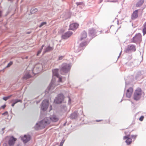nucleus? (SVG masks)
Instances as JSON below:
<instances>
[{"instance_id": "1", "label": "nucleus", "mask_w": 146, "mask_h": 146, "mask_svg": "<svg viewBox=\"0 0 146 146\" xmlns=\"http://www.w3.org/2000/svg\"><path fill=\"white\" fill-rule=\"evenodd\" d=\"M59 120V118L56 115L52 116L49 119L47 118H44L39 123L36 124V125L39 126V128L41 129L45 127V126L50 123L51 121L56 122Z\"/></svg>"}, {"instance_id": "2", "label": "nucleus", "mask_w": 146, "mask_h": 146, "mask_svg": "<svg viewBox=\"0 0 146 146\" xmlns=\"http://www.w3.org/2000/svg\"><path fill=\"white\" fill-rule=\"evenodd\" d=\"M143 92L141 88H137L135 91L133 98L134 100L136 101H138L141 98L142 94Z\"/></svg>"}, {"instance_id": "3", "label": "nucleus", "mask_w": 146, "mask_h": 146, "mask_svg": "<svg viewBox=\"0 0 146 146\" xmlns=\"http://www.w3.org/2000/svg\"><path fill=\"white\" fill-rule=\"evenodd\" d=\"M49 103L48 101L47 100H45L42 103L41 109L43 111H45L48 106Z\"/></svg>"}, {"instance_id": "4", "label": "nucleus", "mask_w": 146, "mask_h": 146, "mask_svg": "<svg viewBox=\"0 0 146 146\" xmlns=\"http://www.w3.org/2000/svg\"><path fill=\"white\" fill-rule=\"evenodd\" d=\"M64 99V97L63 95L59 94L58 95L57 97L56 98L54 102L56 104H60L63 100Z\"/></svg>"}, {"instance_id": "5", "label": "nucleus", "mask_w": 146, "mask_h": 146, "mask_svg": "<svg viewBox=\"0 0 146 146\" xmlns=\"http://www.w3.org/2000/svg\"><path fill=\"white\" fill-rule=\"evenodd\" d=\"M141 39V36L140 33L136 34L135 36L133 38V40L132 41L133 42H140Z\"/></svg>"}, {"instance_id": "6", "label": "nucleus", "mask_w": 146, "mask_h": 146, "mask_svg": "<svg viewBox=\"0 0 146 146\" xmlns=\"http://www.w3.org/2000/svg\"><path fill=\"white\" fill-rule=\"evenodd\" d=\"M136 50L135 46L133 45H129L125 50V52L126 53L128 52L131 51H135Z\"/></svg>"}, {"instance_id": "7", "label": "nucleus", "mask_w": 146, "mask_h": 146, "mask_svg": "<svg viewBox=\"0 0 146 146\" xmlns=\"http://www.w3.org/2000/svg\"><path fill=\"white\" fill-rule=\"evenodd\" d=\"M71 66L69 64H64L62 65L61 70L62 71L65 72L69 70Z\"/></svg>"}, {"instance_id": "8", "label": "nucleus", "mask_w": 146, "mask_h": 146, "mask_svg": "<svg viewBox=\"0 0 146 146\" xmlns=\"http://www.w3.org/2000/svg\"><path fill=\"white\" fill-rule=\"evenodd\" d=\"M133 88L132 87H130L126 90V96L128 98H130L133 92Z\"/></svg>"}, {"instance_id": "9", "label": "nucleus", "mask_w": 146, "mask_h": 146, "mask_svg": "<svg viewBox=\"0 0 146 146\" xmlns=\"http://www.w3.org/2000/svg\"><path fill=\"white\" fill-rule=\"evenodd\" d=\"M31 136L29 135H25L23 137L21 138V139L24 143H26L31 139Z\"/></svg>"}, {"instance_id": "10", "label": "nucleus", "mask_w": 146, "mask_h": 146, "mask_svg": "<svg viewBox=\"0 0 146 146\" xmlns=\"http://www.w3.org/2000/svg\"><path fill=\"white\" fill-rule=\"evenodd\" d=\"M72 34L73 33L71 32H67L62 35V38L63 39H67L70 37Z\"/></svg>"}, {"instance_id": "11", "label": "nucleus", "mask_w": 146, "mask_h": 146, "mask_svg": "<svg viewBox=\"0 0 146 146\" xmlns=\"http://www.w3.org/2000/svg\"><path fill=\"white\" fill-rule=\"evenodd\" d=\"M129 136L130 135H129L125 136H124L123 138L124 140L126 139V140L125 141V142L128 145L130 144L132 142V139L129 137Z\"/></svg>"}, {"instance_id": "12", "label": "nucleus", "mask_w": 146, "mask_h": 146, "mask_svg": "<svg viewBox=\"0 0 146 146\" xmlns=\"http://www.w3.org/2000/svg\"><path fill=\"white\" fill-rule=\"evenodd\" d=\"M87 36V34L85 31H83L81 33L80 35V40L82 41L84 40Z\"/></svg>"}, {"instance_id": "13", "label": "nucleus", "mask_w": 146, "mask_h": 146, "mask_svg": "<svg viewBox=\"0 0 146 146\" xmlns=\"http://www.w3.org/2000/svg\"><path fill=\"white\" fill-rule=\"evenodd\" d=\"M78 24L77 23H72L70 26V29L72 30L76 29L78 28Z\"/></svg>"}, {"instance_id": "14", "label": "nucleus", "mask_w": 146, "mask_h": 146, "mask_svg": "<svg viewBox=\"0 0 146 146\" xmlns=\"http://www.w3.org/2000/svg\"><path fill=\"white\" fill-rule=\"evenodd\" d=\"M138 10H136L133 12L131 17V18L132 19H134L138 17Z\"/></svg>"}, {"instance_id": "15", "label": "nucleus", "mask_w": 146, "mask_h": 146, "mask_svg": "<svg viewBox=\"0 0 146 146\" xmlns=\"http://www.w3.org/2000/svg\"><path fill=\"white\" fill-rule=\"evenodd\" d=\"M17 140L16 138L13 136L10 137V146L13 145Z\"/></svg>"}, {"instance_id": "16", "label": "nucleus", "mask_w": 146, "mask_h": 146, "mask_svg": "<svg viewBox=\"0 0 146 146\" xmlns=\"http://www.w3.org/2000/svg\"><path fill=\"white\" fill-rule=\"evenodd\" d=\"M144 1V0H139L137 3L136 5V6L137 7H140L143 4Z\"/></svg>"}, {"instance_id": "17", "label": "nucleus", "mask_w": 146, "mask_h": 146, "mask_svg": "<svg viewBox=\"0 0 146 146\" xmlns=\"http://www.w3.org/2000/svg\"><path fill=\"white\" fill-rule=\"evenodd\" d=\"M53 47H51L50 46H48L45 48L44 53L52 50L53 49Z\"/></svg>"}, {"instance_id": "18", "label": "nucleus", "mask_w": 146, "mask_h": 146, "mask_svg": "<svg viewBox=\"0 0 146 146\" xmlns=\"http://www.w3.org/2000/svg\"><path fill=\"white\" fill-rule=\"evenodd\" d=\"M22 102V100H14V102L12 105V106L13 107L18 102Z\"/></svg>"}, {"instance_id": "19", "label": "nucleus", "mask_w": 146, "mask_h": 146, "mask_svg": "<svg viewBox=\"0 0 146 146\" xmlns=\"http://www.w3.org/2000/svg\"><path fill=\"white\" fill-rule=\"evenodd\" d=\"M143 26L144 28L143 30V32L144 35L146 33V22L144 25Z\"/></svg>"}, {"instance_id": "20", "label": "nucleus", "mask_w": 146, "mask_h": 146, "mask_svg": "<svg viewBox=\"0 0 146 146\" xmlns=\"http://www.w3.org/2000/svg\"><path fill=\"white\" fill-rule=\"evenodd\" d=\"M87 41H85L83 42H82L80 44V47H83L85 46L87 44Z\"/></svg>"}, {"instance_id": "21", "label": "nucleus", "mask_w": 146, "mask_h": 146, "mask_svg": "<svg viewBox=\"0 0 146 146\" xmlns=\"http://www.w3.org/2000/svg\"><path fill=\"white\" fill-rule=\"evenodd\" d=\"M89 33L91 34H93L96 33L95 30L94 29H92L89 30Z\"/></svg>"}, {"instance_id": "22", "label": "nucleus", "mask_w": 146, "mask_h": 146, "mask_svg": "<svg viewBox=\"0 0 146 146\" xmlns=\"http://www.w3.org/2000/svg\"><path fill=\"white\" fill-rule=\"evenodd\" d=\"M65 80V78L63 77H59L58 81L59 82H64Z\"/></svg>"}, {"instance_id": "23", "label": "nucleus", "mask_w": 146, "mask_h": 146, "mask_svg": "<svg viewBox=\"0 0 146 146\" xmlns=\"http://www.w3.org/2000/svg\"><path fill=\"white\" fill-rule=\"evenodd\" d=\"M58 70V69H55L52 70L53 73H57Z\"/></svg>"}, {"instance_id": "24", "label": "nucleus", "mask_w": 146, "mask_h": 146, "mask_svg": "<svg viewBox=\"0 0 146 146\" xmlns=\"http://www.w3.org/2000/svg\"><path fill=\"white\" fill-rule=\"evenodd\" d=\"M46 22H43L41 23L40 25L39 26V27H41L43 25L46 24Z\"/></svg>"}, {"instance_id": "25", "label": "nucleus", "mask_w": 146, "mask_h": 146, "mask_svg": "<svg viewBox=\"0 0 146 146\" xmlns=\"http://www.w3.org/2000/svg\"><path fill=\"white\" fill-rule=\"evenodd\" d=\"M37 11V9L36 8H33L32 9V11L33 13H35Z\"/></svg>"}, {"instance_id": "26", "label": "nucleus", "mask_w": 146, "mask_h": 146, "mask_svg": "<svg viewBox=\"0 0 146 146\" xmlns=\"http://www.w3.org/2000/svg\"><path fill=\"white\" fill-rule=\"evenodd\" d=\"M9 98V96H8L7 97H4L3 98V99L5 100V101L7 100Z\"/></svg>"}, {"instance_id": "27", "label": "nucleus", "mask_w": 146, "mask_h": 146, "mask_svg": "<svg viewBox=\"0 0 146 146\" xmlns=\"http://www.w3.org/2000/svg\"><path fill=\"white\" fill-rule=\"evenodd\" d=\"M144 116H141L139 118V120L141 121H142L143 119Z\"/></svg>"}, {"instance_id": "28", "label": "nucleus", "mask_w": 146, "mask_h": 146, "mask_svg": "<svg viewBox=\"0 0 146 146\" xmlns=\"http://www.w3.org/2000/svg\"><path fill=\"white\" fill-rule=\"evenodd\" d=\"M137 135H132L131 136V137L132 138H133L134 139H135L137 137Z\"/></svg>"}, {"instance_id": "29", "label": "nucleus", "mask_w": 146, "mask_h": 146, "mask_svg": "<svg viewBox=\"0 0 146 146\" xmlns=\"http://www.w3.org/2000/svg\"><path fill=\"white\" fill-rule=\"evenodd\" d=\"M42 50H41V49H40L38 51V52H37V56H38L39 54L41 52V51H42Z\"/></svg>"}, {"instance_id": "30", "label": "nucleus", "mask_w": 146, "mask_h": 146, "mask_svg": "<svg viewBox=\"0 0 146 146\" xmlns=\"http://www.w3.org/2000/svg\"><path fill=\"white\" fill-rule=\"evenodd\" d=\"M64 56H61L59 57L58 59L59 60H61L62 59Z\"/></svg>"}, {"instance_id": "31", "label": "nucleus", "mask_w": 146, "mask_h": 146, "mask_svg": "<svg viewBox=\"0 0 146 146\" xmlns=\"http://www.w3.org/2000/svg\"><path fill=\"white\" fill-rule=\"evenodd\" d=\"M64 142V141H61L60 143V146H62V145L63 144Z\"/></svg>"}, {"instance_id": "32", "label": "nucleus", "mask_w": 146, "mask_h": 146, "mask_svg": "<svg viewBox=\"0 0 146 146\" xmlns=\"http://www.w3.org/2000/svg\"><path fill=\"white\" fill-rule=\"evenodd\" d=\"M6 107V105L4 104L3 105V106H2L1 107V108H2V109H4Z\"/></svg>"}, {"instance_id": "33", "label": "nucleus", "mask_w": 146, "mask_h": 146, "mask_svg": "<svg viewBox=\"0 0 146 146\" xmlns=\"http://www.w3.org/2000/svg\"><path fill=\"white\" fill-rule=\"evenodd\" d=\"M8 112H7V111H6L4 113H3V115H8Z\"/></svg>"}, {"instance_id": "34", "label": "nucleus", "mask_w": 146, "mask_h": 146, "mask_svg": "<svg viewBox=\"0 0 146 146\" xmlns=\"http://www.w3.org/2000/svg\"><path fill=\"white\" fill-rule=\"evenodd\" d=\"M103 120L102 119H101V120H96V122H99V121H102Z\"/></svg>"}, {"instance_id": "35", "label": "nucleus", "mask_w": 146, "mask_h": 146, "mask_svg": "<svg viewBox=\"0 0 146 146\" xmlns=\"http://www.w3.org/2000/svg\"><path fill=\"white\" fill-rule=\"evenodd\" d=\"M7 144L6 143H4L3 144V146H7Z\"/></svg>"}, {"instance_id": "36", "label": "nucleus", "mask_w": 146, "mask_h": 146, "mask_svg": "<svg viewBox=\"0 0 146 146\" xmlns=\"http://www.w3.org/2000/svg\"><path fill=\"white\" fill-rule=\"evenodd\" d=\"M44 45H42V46H41V49H40L41 50H42L43 48V47H44Z\"/></svg>"}, {"instance_id": "37", "label": "nucleus", "mask_w": 146, "mask_h": 146, "mask_svg": "<svg viewBox=\"0 0 146 146\" xmlns=\"http://www.w3.org/2000/svg\"><path fill=\"white\" fill-rule=\"evenodd\" d=\"M13 64V62H10V66L12 65Z\"/></svg>"}, {"instance_id": "38", "label": "nucleus", "mask_w": 146, "mask_h": 146, "mask_svg": "<svg viewBox=\"0 0 146 146\" xmlns=\"http://www.w3.org/2000/svg\"><path fill=\"white\" fill-rule=\"evenodd\" d=\"M50 111L51 110H52V106H50Z\"/></svg>"}, {"instance_id": "39", "label": "nucleus", "mask_w": 146, "mask_h": 146, "mask_svg": "<svg viewBox=\"0 0 146 146\" xmlns=\"http://www.w3.org/2000/svg\"><path fill=\"white\" fill-rule=\"evenodd\" d=\"M74 114H74V113H73V114H72V115H71V118H73V116L74 115Z\"/></svg>"}, {"instance_id": "40", "label": "nucleus", "mask_w": 146, "mask_h": 146, "mask_svg": "<svg viewBox=\"0 0 146 146\" xmlns=\"http://www.w3.org/2000/svg\"><path fill=\"white\" fill-rule=\"evenodd\" d=\"M2 15V13L1 11H0V17H1Z\"/></svg>"}, {"instance_id": "41", "label": "nucleus", "mask_w": 146, "mask_h": 146, "mask_svg": "<svg viewBox=\"0 0 146 146\" xmlns=\"http://www.w3.org/2000/svg\"><path fill=\"white\" fill-rule=\"evenodd\" d=\"M9 66V63H8L7 66H6V67H8Z\"/></svg>"}, {"instance_id": "42", "label": "nucleus", "mask_w": 146, "mask_h": 146, "mask_svg": "<svg viewBox=\"0 0 146 146\" xmlns=\"http://www.w3.org/2000/svg\"><path fill=\"white\" fill-rule=\"evenodd\" d=\"M5 129V128H3L2 129V131H3L4 129Z\"/></svg>"}, {"instance_id": "43", "label": "nucleus", "mask_w": 146, "mask_h": 146, "mask_svg": "<svg viewBox=\"0 0 146 146\" xmlns=\"http://www.w3.org/2000/svg\"><path fill=\"white\" fill-rule=\"evenodd\" d=\"M7 143L9 144V140H8L7 141Z\"/></svg>"}, {"instance_id": "44", "label": "nucleus", "mask_w": 146, "mask_h": 146, "mask_svg": "<svg viewBox=\"0 0 146 146\" xmlns=\"http://www.w3.org/2000/svg\"><path fill=\"white\" fill-rule=\"evenodd\" d=\"M25 58H26L27 59L28 58V56H26Z\"/></svg>"}, {"instance_id": "45", "label": "nucleus", "mask_w": 146, "mask_h": 146, "mask_svg": "<svg viewBox=\"0 0 146 146\" xmlns=\"http://www.w3.org/2000/svg\"><path fill=\"white\" fill-rule=\"evenodd\" d=\"M56 76H57V74H55Z\"/></svg>"}, {"instance_id": "46", "label": "nucleus", "mask_w": 146, "mask_h": 146, "mask_svg": "<svg viewBox=\"0 0 146 146\" xmlns=\"http://www.w3.org/2000/svg\"><path fill=\"white\" fill-rule=\"evenodd\" d=\"M8 137H7L6 138V139H8Z\"/></svg>"}, {"instance_id": "47", "label": "nucleus", "mask_w": 146, "mask_h": 146, "mask_svg": "<svg viewBox=\"0 0 146 146\" xmlns=\"http://www.w3.org/2000/svg\"><path fill=\"white\" fill-rule=\"evenodd\" d=\"M51 84H50V88H51Z\"/></svg>"}, {"instance_id": "48", "label": "nucleus", "mask_w": 146, "mask_h": 146, "mask_svg": "<svg viewBox=\"0 0 146 146\" xmlns=\"http://www.w3.org/2000/svg\"><path fill=\"white\" fill-rule=\"evenodd\" d=\"M4 133V131L3 132V133H2V134H3Z\"/></svg>"}, {"instance_id": "49", "label": "nucleus", "mask_w": 146, "mask_h": 146, "mask_svg": "<svg viewBox=\"0 0 146 146\" xmlns=\"http://www.w3.org/2000/svg\"><path fill=\"white\" fill-rule=\"evenodd\" d=\"M101 0V1L102 2L103 0Z\"/></svg>"}, {"instance_id": "50", "label": "nucleus", "mask_w": 146, "mask_h": 146, "mask_svg": "<svg viewBox=\"0 0 146 146\" xmlns=\"http://www.w3.org/2000/svg\"><path fill=\"white\" fill-rule=\"evenodd\" d=\"M0 72H1V71H0Z\"/></svg>"}]
</instances>
